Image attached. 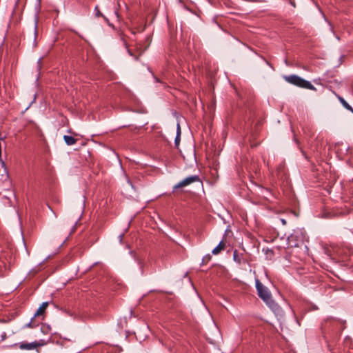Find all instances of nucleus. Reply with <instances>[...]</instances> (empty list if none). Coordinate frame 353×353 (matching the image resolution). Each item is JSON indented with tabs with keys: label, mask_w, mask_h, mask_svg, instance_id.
Listing matches in <instances>:
<instances>
[{
	"label": "nucleus",
	"mask_w": 353,
	"mask_h": 353,
	"mask_svg": "<svg viewBox=\"0 0 353 353\" xmlns=\"http://www.w3.org/2000/svg\"><path fill=\"white\" fill-rule=\"evenodd\" d=\"M256 289L259 296L267 304V305L274 312L280 310L279 305L272 299L269 289L263 285L259 279L255 281Z\"/></svg>",
	"instance_id": "1"
},
{
	"label": "nucleus",
	"mask_w": 353,
	"mask_h": 353,
	"mask_svg": "<svg viewBox=\"0 0 353 353\" xmlns=\"http://www.w3.org/2000/svg\"><path fill=\"white\" fill-rule=\"evenodd\" d=\"M284 79L289 83L298 86L301 88H305L310 90H315V87L308 81L300 77L296 74L284 76Z\"/></svg>",
	"instance_id": "2"
},
{
	"label": "nucleus",
	"mask_w": 353,
	"mask_h": 353,
	"mask_svg": "<svg viewBox=\"0 0 353 353\" xmlns=\"http://www.w3.org/2000/svg\"><path fill=\"white\" fill-rule=\"evenodd\" d=\"M305 234L301 229H296L288 237V244L290 247H297L303 242Z\"/></svg>",
	"instance_id": "3"
},
{
	"label": "nucleus",
	"mask_w": 353,
	"mask_h": 353,
	"mask_svg": "<svg viewBox=\"0 0 353 353\" xmlns=\"http://www.w3.org/2000/svg\"><path fill=\"white\" fill-rule=\"evenodd\" d=\"M49 340L50 338L48 340L41 339L39 341H35L31 343H21L19 347L21 350H31L35 349L37 347L46 345Z\"/></svg>",
	"instance_id": "4"
},
{
	"label": "nucleus",
	"mask_w": 353,
	"mask_h": 353,
	"mask_svg": "<svg viewBox=\"0 0 353 353\" xmlns=\"http://www.w3.org/2000/svg\"><path fill=\"white\" fill-rule=\"evenodd\" d=\"M194 182H200V179L198 175H192L186 177L183 180L179 182L173 187V192H174L178 188H183L190 185Z\"/></svg>",
	"instance_id": "5"
},
{
	"label": "nucleus",
	"mask_w": 353,
	"mask_h": 353,
	"mask_svg": "<svg viewBox=\"0 0 353 353\" xmlns=\"http://www.w3.org/2000/svg\"><path fill=\"white\" fill-rule=\"evenodd\" d=\"M324 252L327 256H330L331 259H334V254H340L339 249L336 246H331L330 248L326 247L324 248Z\"/></svg>",
	"instance_id": "6"
},
{
	"label": "nucleus",
	"mask_w": 353,
	"mask_h": 353,
	"mask_svg": "<svg viewBox=\"0 0 353 353\" xmlns=\"http://www.w3.org/2000/svg\"><path fill=\"white\" fill-rule=\"evenodd\" d=\"M41 332L44 334L49 335L52 333V328L50 325L43 323L40 327Z\"/></svg>",
	"instance_id": "7"
},
{
	"label": "nucleus",
	"mask_w": 353,
	"mask_h": 353,
	"mask_svg": "<svg viewBox=\"0 0 353 353\" xmlns=\"http://www.w3.org/2000/svg\"><path fill=\"white\" fill-rule=\"evenodd\" d=\"M224 248L225 244L223 243V241H221L218 245L212 250V253L214 255H216L219 254L222 250H223Z\"/></svg>",
	"instance_id": "8"
},
{
	"label": "nucleus",
	"mask_w": 353,
	"mask_h": 353,
	"mask_svg": "<svg viewBox=\"0 0 353 353\" xmlns=\"http://www.w3.org/2000/svg\"><path fill=\"white\" fill-rule=\"evenodd\" d=\"M63 139L68 145H72L77 143V139L72 136L64 135Z\"/></svg>",
	"instance_id": "9"
},
{
	"label": "nucleus",
	"mask_w": 353,
	"mask_h": 353,
	"mask_svg": "<svg viewBox=\"0 0 353 353\" xmlns=\"http://www.w3.org/2000/svg\"><path fill=\"white\" fill-rule=\"evenodd\" d=\"M181 141V128L179 123H177L176 126V135L174 139V144L176 147H178Z\"/></svg>",
	"instance_id": "10"
},
{
	"label": "nucleus",
	"mask_w": 353,
	"mask_h": 353,
	"mask_svg": "<svg viewBox=\"0 0 353 353\" xmlns=\"http://www.w3.org/2000/svg\"><path fill=\"white\" fill-rule=\"evenodd\" d=\"M339 100L342 104V105L347 109V110H350L351 112L353 113V108L351 105H349V103L341 97H339Z\"/></svg>",
	"instance_id": "11"
},
{
	"label": "nucleus",
	"mask_w": 353,
	"mask_h": 353,
	"mask_svg": "<svg viewBox=\"0 0 353 353\" xmlns=\"http://www.w3.org/2000/svg\"><path fill=\"white\" fill-rule=\"evenodd\" d=\"M48 305V302H43L41 305L38 308L37 312L35 313L34 316L41 315L43 314L44 310L46 309V307Z\"/></svg>",
	"instance_id": "12"
},
{
	"label": "nucleus",
	"mask_w": 353,
	"mask_h": 353,
	"mask_svg": "<svg viewBox=\"0 0 353 353\" xmlns=\"http://www.w3.org/2000/svg\"><path fill=\"white\" fill-rule=\"evenodd\" d=\"M211 259V256L210 254H206L205 256H204L202 259V264H204L205 263H207L208 261H209Z\"/></svg>",
	"instance_id": "13"
},
{
	"label": "nucleus",
	"mask_w": 353,
	"mask_h": 353,
	"mask_svg": "<svg viewBox=\"0 0 353 353\" xmlns=\"http://www.w3.org/2000/svg\"><path fill=\"white\" fill-rule=\"evenodd\" d=\"M233 259L238 263H241V260L237 255V252L235 250L233 253Z\"/></svg>",
	"instance_id": "14"
},
{
	"label": "nucleus",
	"mask_w": 353,
	"mask_h": 353,
	"mask_svg": "<svg viewBox=\"0 0 353 353\" xmlns=\"http://www.w3.org/2000/svg\"><path fill=\"white\" fill-rule=\"evenodd\" d=\"M94 10L96 11V16L97 17H103L105 20H107L106 17L105 16H103L101 12L99 11V10L98 9V6H96L95 8H94Z\"/></svg>",
	"instance_id": "15"
},
{
	"label": "nucleus",
	"mask_w": 353,
	"mask_h": 353,
	"mask_svg": "<svg viewBox=\"0 0 353 353\" xmlns=\"http://www.w3.org/2000/svg\"><path fill=\"white\" fill-rule=\"evenodd\" d=\"M37 21H36L35 23H34V37H36L37 34Z\"/></svg>",
	"instance_id": "16"
},
{
	"label": "nucleus",
	"mask_w": 353,
	"mask_h": 353,
	"mask_svg": "<svg viewBox=\"0 0 353 353\" xmlns=\"http://www.w3.org/2000/svg\"><path fill=\"white\" fill-rule=\"evenodd\" d=\"M123 237H124V234H123H123H119V239L120 243H121V242H122Z\"/></svg>",
	"instance_id": "17"
},
{
	"label": "nucleus",
	"mask_w": 353,
	"mask_h": 353,
	"mask_svg": "<svg viewBox=\"0 0 353 353\" xmlns=\"http://www.w3.org/2000/svg\"><path fill=\"white\" fill-rule=\"evenodd\" d=\"M127 182L132 188H134V185H133L132 183L128 178L127 179Z\"/></svg>",
	"instance_id": "18"
},
{
	"label": "nucleus",
	"mask_w": 353,
	"mask_h": 353,
	"mask_svg": "<svg viewBox=\"0 0 353 353\" xmlns=\"http://www.w3.org/2000/svg\"><path fill=\"white\" fill-rule=\"evenodd\" d=\"M41 58H39V60H38V70H39L40 68H41V66H40V64H41Z\"/></svg>",
	"instance_id": "19"
},
{
	"label": "nucleus",
	"mask_w": 353,
	"mask_h": 353,
	"mask_svg": "<svg viewBox=\"0 0 353 353\" xmlns=\"http://www.w3.org/2000/svg\"><path fill=\"white\" fill-rule=\"evenodd\" d=\"M281 221L283 225H285L286 224V221L285 219H281Z\"/></svg>",
	"instance_id": "20"
},
{
	"label": "nucleus",
	"mask_w": 353,
	"mask_h": 353,
	"mask_svg": "<svg viewBox=\"0 0 353 353\" xmlns=\"http://www.w3.org/2000/svg\"><path fill=\"white\" fill-rule=\"evenodd\" d=\"M31 326V322H29L26 324V327H30Z\"/></svg>",
	"instance_id": "21"
},
{
	"label": "nucleus",
	"mask_w": 353,
	"mask_h": 353,
	"mask_svg": "<svg viewBox=\"0 0 353 353\" xmlns=\"http://www.w3.org/2000/svg\"><path fill=\"white\" fill-rule=\"evenodd\" d=\"M128 52L130 56H133L132 53L131 52V51L130 50H128Z\"/></svg>",
	"instance_id": "22"
},
{
	"label": "nucleus",
	"mask_w": 353,
	"mask_h": 353,
	"mask_svg": "<svg viewBox=\"0 0 353 353\" xmlns=\"http://www.w3.org/2000/svg\"><path fill=\"white\" fill-rule=\"evenodd\" d=\"M3 166H5V163L3 161L1 162Z\"/></svg>",
	"instance_id": "23"
},
{
	"label": "nucleus",
	"mask_w": 353,
	"mask_h": 353,
	"mask_svg": "<svg viewBox=\"0 0 353 353\" xmlns=\"http://www.w3.org/2000/svg\"><path fill=\"white\" fill-rule=\"evenodd\" d=\"M74 230H75V227L73 228L72 232H74Z\"/></svg>",
	"instance_id": "24"
},
{
	"label": "nucleus",
	"mask_w": 353,
	"mask_h": 353,
	"mask_svg": "<svg viewBox=\"0 0 353 353\" xmlns=\"http://www.w3.org/2000/svg\"><path fill=\"white\" fill-rule=\"evenodd\" d=\"M41 0H38L39 2H40Z\"/></svg>",
	"instance_id": "25"
}]
</instances>
